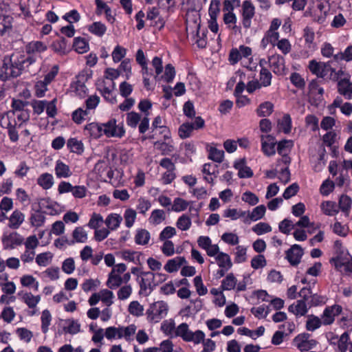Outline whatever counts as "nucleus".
Masks as SVG:
<instances>
[{
	"instance_id": "obj_52",
	"label": "nucleus",
	"mask_w": 352,
	"mask_h": 352,
	"mask_svg": "<svg viewBox=\"0 0 352 352\" xmlns=\"http://www.w3.org/2000/svg\"><path fill=\"white\" fill-rule=\"evenodd\" d=\"M338 134L334 130L327 131L322 138L324 146L331 148L337 142Z\"/></svg>"
},
{
	"instance_id": "obj_50",
	"label": "nucleus",
	"mask_w": 352,
	"mask_h": 352,
	"mask_svg": "<svg viewBox=\"0 0 352 352\" xmlns=\"http://www.w3.org/2000/svg\"><path fill=\"white\" fill-rule=\"evenodd\" d=\"M73 47L79 54H83L89 50V44L83 38L77 37L74 40Z\"/></svg>"
},
{
	"instance_id": "obj_8",
	"label": "nucleus",
	"mask_w": 352,
	"mask_h": 352,
	"mask_svg": "<svg viewBox=\"0 0 352 352\" xmlns=\"http://www.w3.org/2000/svg\"><path fill=\"white\" fill-rule=\"evenodd\" d=\"M91 72L86 70L80 72L71 85L72 91L79 98H85L88 94L85 82L91 78Z\"/></svg>"
},
{
	"instance_id": "obj_27",
	"label": "nucleus",
	"mask_w": 352,
	"mask_h": 352,
	"mask_svg": "<svg viewBox=\"0 0 352 352\" xmlns=\"http://www.w3.org/2000/svg\"><path fill=\"white\" fill-rule=\"evenodd\" d=\"M279 36L278 32H273L267 30L261 41V47L265 50L270 44L275 47L276 43L279 40Z\"/></svg>"
},
{
	"instance_id": "obj_55",
	"label": "nucleus",
	"mask_w": 352,
	"mask_h": 352,
	"mask_svg": "<svg viewBox=\"0 0 352 352\" xmlns=\"http://www.w3.org/2000/svg\"><path fill=\"white\" fill-rule=\"evenodd\" d=\"M12 26V18L10 16H0V35L9 32Z\"/></svg>"
},
{
	"instance_id": "obj_13",
	"label": "nucleus",
	"mask_w": 352,
	"mask_h": 352,
	"mask_svg": "<svg viewBox=\"0 0 352 352\" xmlns=\"http://www.w3.org/2000/svg\"><path fill=\"white\" fill-rule=\"evenodd\" d=\"M342 312V307L338 304L327 306L320 315L323 325L328 326L332 324L335 322L336 318L341 314Z\"/></svg>"
},
{
	"instance_id": "obj_3",
	"label": "nucleus",
	"mask_w": 352,
	"mask_h": 352,
	"mask_svg": "<svg viewBox=\"0 0 352 352\" xmlns=\"http://www.w3.org/2000/svg\"><path fill=\"white\" fill-rule=\"evenodd\" d=\"M330 11V3L329 0H311L308 13L316 21L320 23H323Z\"/></svg>"
},
{
	"instance_id": "obj_58",
	"label": "nucleus",
	"mask_w": 352,
	"mask_h": 352,
	"mask_svg": "<svg viewBox=\"0 0 352 352\" xmlns=\"http://www.w3.org/2000/svg\"><path fill=\"white\" fill-rule=\"evenodd\" d=\"M67 325L63 327L65 333L74 335L78 333L80 330V324L74 320H68L66 321Z\"/></svg>"
},
{
	"instance_id": "obj_21",
	"label": "nucleus",
	"mask_w": 352,
	"mask_h": 352,
	"mask_svg": "<svg viewBox=\"0 0 352 352\" xmlns=\"http://www.w3.org/2000/svg\"><path fill=\"white\" fill-rule=\"evenodd\" d=\"M84 132L91 139H98L103 135V125L94 122L89 123L85 126Z\"/></svg>"
},
{
	"instance_id": "obj_2",
	"label": "nucleus",
	"mask_w": 352,
	"mask_h": 352,
	"mask_svg": "<svg viewBox=\"0 0 352 352\" xmlns=\"http://www.w3.org/2000/svg\"><path fill=\"white\" fill-rule=\"evenodd\" d=\"M136 330L137 327L133 324L126 327H109L105 329L104 335L109 340L124 338L126 341L131 342L133 340Z\"/></svg>"
},
{
	"instance_id": "obj_24",
	"label": "nucleus",
	"mask_w": 352,
	"mask_h": 352,
	"mask_svg": "<svg viewBox=\"0 0 352 352\" xmlns=\"http://www.w3.org/2000/svg\"><path fill=\"white\" fill-rule=\"evenodd\" d=\"M186 263V260L184 256H176L168 260L164 266V269L168 273L176 272Z\"/></svg>"
},
{
	"instance_id": "obj_10",
	"label": "nucleus",
	"mask_w": 352,
	"mask_h": 352,
	"mask_svg": "<svg viewBox=\"0 0 352 352\" xmlns=\"http://www.w3.org/2000/svg\"><path fill=\"white\" fill-rule=\"evenodd\" d=\"M220 0H211L208 9L210 19L208 22V27L210 30L214 34L218 33L219 29L217 18L220 12Z\"/></svg>"
},
{
	"instance_id": "obj_62",
	"label": "nucleus",
	"mask_w": 352,
	"mask_h": 352,
	"mask_svg": "<svg viewBox=\"0 0 352 352\" xmlns=\"http://www.w3.org/2000/svg\"><path fill=\"white\" fill-rule=\"evenodd\" d=\"M137 213L135 210L132 208H128L124 211V223L126 228H131L136 219Z\"/></svg>"
},
{
	"instance_id": "obj_20",
	"label": "nucleus",
	"mask_w": 352,
	"mask_h": 352,
	"mask_svg": "<svg viewBox=\"0 0 352 352\" xmlns=\"http://www.w3.org/2000/svg\"><path fill=\"white\" fill-rule=\"evenodd\" d=\"M268 63L274 74L278 75L284 74L285 65V59L282 56L278 54H273L269 57Z\"/></svg>"
},
{
	"instance_id": "obj_7",
	"label": "nucleus",
	"mask_w": 352,
	"mask_h": 352,
	"mask_svg": "<svg viewBox=\"0 0 352 352\" xmlns=\"http://www.w3.org/2000/svg\"><path fill=\"white\" fill-rule=\"evenodd\" d=\"M330 263L341 272L352 274V256L347 252H340L330 259Z\"/></svg>"
},
{
	"instance_id": "obj_45",
	"label": "nucleus",
	"mask_w": 352,
	"mask_h": 352,
	"mask_svg": "<svg viewBox=\"0 0 352 352\" xmlns=\"http://www.w3.org/2000/svg\"><path fill=\"white\" fill-rule=\"evenodd\" d=\"M189 206V201H187L182 198L177 197L174 199L171 208H168V211L172 210L176 212H180L186 210Z\"/></svg>"
},
{
	"instance_id": "obj_33",
	"label": "nucleus",
	"mask_w": 352,
	"mask_h": 352,
	"mask_svg": "<svg viewBox=\"0 0 352 352\" xmlns=\"http://www.w3.org/2000/svg\"><path fill=\"white\" fill-rule=\"evenodd\" d=\"M88 234L87 232L85 230V229L78 226L76 227L72 232V241L74 242V245L75 243H85L87 241Z\"/></svg>"
},
{
	"instance_id": "obj_1",
	"label": "nucleus",
	"mask_w": 352,
	"mask_h": 352,
	"mask_svg": "<svg viewBox=\"0 0 352 352\" xmlns=\"http://www.w3.org/2000/svg\"><path fill=\"white\" fill-rule=\"evenodd\" d=\"M47 50V45L41 41H32L25 47L26 54L21 52L13 53L3 58L0 69V80L6 81L10 78L20 76L30 65L36 62L35 54H40Z\"/></svg>"
},
{
	"instance_id": "obj_48",
	"label": "nucleus",
	"mask_w": 352,
	"mask_h": 352,
	"mask_svg": "<svg viewBox=\"0 0 352 352\" xmlns=\"http://www.w3.org/2000/svg\"><path fill=\"white\" fill-rule=\"evenodd\" d=\"M88 30L91 34L97 36L102 37L106 33L107 26L100 21L94 22L89 26Z\"/></svg>"
},
{
	"instance_id": "obj_56",
	"label": "nucleus",
	"mask_w": 352,
	"mask_h": 352,
	"mask_svg": "<svg viewBox=\"0 0 352 352\" xmlns=\"http://www.w3.org/2000/svg\"><path fill=\"white\" fill-rule=\"evenodd\" d=\"M41 320L42 332L46 333L49 330L52 321V315L48 309H45L42 311Z\"/></svg>"
},
{
	"instance_id": "obj_22",
	"label": "nucleus",
	"mask_w": 352,
	"mask_h": 352,
	"mask_svg": "<svg viewBox=\"0 0 352 352\" xmlns=\"http://www.w3.org/2000/svg\"><path fill=\"white\" fill-rule=\"evenodd\" d=\"M288 311L296 317L300 318L307 314L309 307L304 300H298L289 306Z\"/></svg>"
},
{
	"instance_id": "obj_28",
	"label": "nucleus",
	"mask_w": 352,
	"mask_h": 352,
	"mask_svg": "<svg viewBox=\"0 0 352 352\" xmlns=\"http://www.w3.org/2000/svg\"><path fill=\"white\" fill-rule=\"evenodd\" d=\"M277 128L278 131L285 134L291 133L292 128V120L289 114L285 113L281 118L277 120Z\"/></svg>"
},
{
	"instance_id": "obj_40",
	"label": "nucleus",
	"mask_w": 352,
	"mask_h": 352,
	"mask_svg": "<svg viewBox=\"0 0 352 352\" xmlns=\"http://www.w3.org/2000/svg\"><path fill=\"white\" fill-rule=\"evenodd\" d=\"M122 221V217L120 214L112 213L107 216L104 223L109 230H115L120 226Z\"/></svg>"
},
{
	"instance_id": "obj_44",
	"label": "nucleus",
	"mask_w": 352,
	"mask_h": 352,
	"mask_svg": "<svg viewBox=\"0 0 352 352\" xmlns=\"http://www.w3.org/2000/svg\"><path fill=\"white\" fill-rule=\"evenodd\" d=\"M122 284V275L111 272L108 275L107 287L111 289H116Z\"/></svg>"
},
{
	"instance_id": "obj_60",
	"label": "nucleus",
	"mask_w": 352,
	"mask_h": 352,
	"mask_svg": "<svg viewBox=\"0 0 352 352\" xmlns=\"http://www.w3.org/2000/svg\"><path fill=\"white\" fill-rule=\"evenodd\" d=\"M126 54V49L117 45L111 53L112 60L116 63H119L125 57Z\"/></svg>"
},
{
	"instance_id": "obj_32",
	"label": "nucleus",
	"mask_w": 352,
	"mask_h": 352,
	"mask_svg": "<svg viewBox=\"0 0 352 352\" xmlns=\"http://www.w3.org/2000/svg\"><path fill=\"white\" fill-rule=\"evenodd\" d=\"M322 212L327 216H334L339 212V209L336 202L332 201H324L320 204Z\"/></svg>"
},
{
	"instance_id": "obj_61",
	"label": "nucleus",
	"mask_w": 352,
	"mask_h": 352,
	"mask_svg": "<svg viewBox=\"0 0 352 352\" xmlns=\"http://www.w3.org/2000/svg\"><path fill=\"white\" fill-rule=\"evenodd\" d=\"M246 214L247 212L243 211L241 210H237L236 208H228L224 211L223 216L225 217L230 218L232 220H236L241 217L245 218Z\"/></svg>"
},
{
	"instance_id": "obj_12",
	"label": "nucleus",
	"mask_w": 352,
	"mask_h": 352,
	"mask_svg": "<svg viewBox=\"0 0 352 352\" xmlns=\"http://www.w3.org/2000/svg\"><path fill=\"white\" fill-rule=\"evenodd\" d=\"M255 14V8L249 0L243 2L241 10V24L245 29H249L252 25V20Z\"/></svg>"
},
{
	"instance_id": "obj_57",
	"label": "nucleus",
	"mask_w": 352,
	"mask_h": 352,
	"mask_svg": "<svg viewBox=\"0 0 352 352\" xmlns=\"http://www.w3.org/2000/svg\"><path fill=\"white\" fill-rule=\"evenodd\" d=\"M333 60L336 62H338L340 60H345L346 62H350L352 60V45L348 46L343 52H338L333 55Z\"/></svg>"
},
{
	"instance_id": "obj_63",
	"label": "nucleus",
	"mask_w": 352,
	"mask_h": 352,
	"mask_svg": "<svg viewBox=\"0 0 352 352\" xmlns=\"http://www.w3.org/2000/svg\"><path fill=\"white\" fill-rule=\"evenodd\" d=\"M128 311L132 316L139 317L143 315L144 307L138 301L134 300L129 303Z\"/></svg>"
},
{
	"instance_id": "obj_36",
	"label": "nucleus",
	"mask_w": 352,
	"mask_h": 352,
	"mask_svg": "<svg viewBox=\"0 0 352 352\" xmlns=\"http://www.w3.org/2000/svg\"><path fill=\"white\" fill-rule=\"evenodd\" d=\"M265 327L263 326H260L256 329V330H250L246 327L239 328L238 329L239 333L241 335H244L251 338L253 340H256L258 338L262 336L265 333Z\"/></svg>"
},
{
	"instance_id": "obj_39",
	"label": "nucleus",
	"mask_w": 352,
	"mask_h": 352,
	"mask_svg": "<svg viewBox=\"0 0 352 352\" xmlns=\"http://www.w3.org/2000/svg\"><path fill=\"white\" fill-rule=\"evenodd\" d=\"M54 254L51 252H45L37 254L35 262L39 267H47L51 264Z\"/></svg>"
},
{
	"instance_id": "obj_38",
	"label": "nucleus",
	"mask_w": 352,
	"mask_h": 352,
	"mask_svg": "<svg viewBox=\"0 0 352 352\" xmlns=\"http://www.w3.org/2000/svg\"><path fill=\"white\" fill-rule=\"evenodd\" d=\"M151 239V234L146 229H138L135 234V243L140 245H146L148 243Z\"/></svg>"
},
{
	"instance_id": "obj_37",
	"label": "nucleus",
	"mask_w": 352,
	"mask_h": 352,
	"mask_svg": "<svg viewBox=\"0 0 352 352\" xmlns=\"http://www.w3.org/2000/svg\"><path fill=\"white\" fill-rule=\"evenodd\" d=\"M214 258L219 268L230 270L232 267L230 256L225 252H221Z\"/></svg>"
},
{
	"instance_id": "obj_42",
	"label": "nucleus",
	"mask_w": 352,
	"mask_h": 352,
	"mask_svg": "<svg viewBox=\"0 0 352 352\" xmlns=\"http://www.w3.org/2000/svg\"><path fill=\"white\" fill-rule=\"evenodd\" d=\"M234 262L239 264L247 261V248L244 245H237L234 250Z\"/></svg>"
},
{
	"instance_id": "obj_25",
	"label": "nucleus",
	"mask_w": 352,
	"mask_h": 352,
	"mask_svg": "<svg viewBox=\"0 0 352 352\" xmlns=\"http://www.w3.org/2000/svg\"><path fill=\"white\" fill-rule=\"evenodd\" d=\"M208 158L214 162L221 163L224 159V151L217 147V144L210 143L206 146Z\"/></svg>"
},
{
	"instance_id": "obj_11",
	"label": "nucleus",
	"mask_w": 352,
	"mask_h": 352,
	"mask_svg": "<svg viewBox=\"0 0 352 352\" xmlns=\"http://www.w3.org/2000/svg\"><path fill=\"white\" fill-rule=\"evenodd\" d=\"M103 134L107 138H122L125 134L123 124H117L116 119H111L103 123Z\"/></svg>"
},
{
	"instance_id": "obj_41",
	"label": "nucleus",
	"mask_w": 352,
	"mask_h": 352,
	"mask_svg": "<svg viewBox=\"0 0 352 352\" xmlns=\"http://www.w3.org/2000/svg\"><path fill=\"white\" fill-rule=\"evenodd\" d=\"M175 321L173 319L164 320L161 324V331L170 338H175L176 333Z\"/></svg>"
},
{
	"instance_id": "obj_6",
	"label": "nucleus",
	"mask_w": 352,
	"mask_h": 352,
	"mask_svg": "<svg viewBox=\"0 0 352 352\" xmlns=\"http://www.w3.org/2000/svg\"><path fill=\"white\" fill-rule=\"evenodd\" d=\"M168 306L164 301H157L149 307L146 310V316L148 322L152 323L159 322L165 318L168 314Z\"/></svg>"
},
{
	"instance_id": "obj_5",
	"label": "nucleus",
	"mask_w": 352,
	"mask_h": 352,
	"mask_svg": "<svg viewBox=\"0 0 352 352\" xmlns=\"http://www.w3.org/2000/svg\"><path fill=\"white\" fill-rule=\"evenodd\" d=\"M180 337L185 342H192L195 344H199L205 338V333L201 330L192 332L189 329L187 323L183 322L176 328L175 338Z\"/></svg>"
},
{
	"instance_id": "obj_23",
	"label": "nucleus",
	"mask_w": 352,
	"mask_h": 352,
	"mask_svg": "<svg viewBox=\"0 0 352 352\" xmlns=\"http://www.w3.org/2000/svg\"><path fill=\"white\" fill-rule=\"evenodd\" d=\"M303 251L299 245L295 244L287 252L286 257L292 265H298L302 256Z\"/></svg>"
},
{
	"instance_id": "obj_54",
	"label": "nucleus",
	"mask_w": 352,
	"mask_h": 352,
	"mask_svg": "<svg viewBox=\"0 0 352 352\" xmlns=\"http://www.w3.org/2000/svg\"><path fill=\"white\" fill-rule=\"evenodd\" d=\"M100 299L107 307H110L113 303V293L107 289L100 290L99 292Z\"/></svg>"
},
{
	"instance_id": "obj_31",
	"label": "nucleus",
	"mask_w": 352,
	"mask_h": 352,
	"mask_svg": "<svg viewBox=\"0 0 352 352\" xmlns=\"http://www.w3.org/2000/svg\"><path fill=\"white\" fill-rule=\"evenodd\" d=\"M266 212V208L264 205H259L255 207L250 213H248L244 219L245 223H248L250 221H256L263 217Z\"/></svg>"
},
{
	"instance_id": "obj_30",
	"label": "nucleus",
	"mask_w": 352,
	"mask_h": 352,
	"mask_svg": "<svg viewBox=\"0 0 352 352\" xmlns=\"http://www.w3.org/2000/svg\"><path fill=\"white\" fill-rule=\"evenodd\" d=\"M67 148L71 153H76L78 155L84 153L85 147L82 140L76 138H70L67 141Z\"/></svg>"
},
{
	"instance_id": "obj_16",
	"label": "nucleus",
	"mask_w": 352,
	"mask_h": 352,
	"mask_svg": "<svg viewBox=\"0 0 352 352\" xmlns=\"http://www.w3.org/2000/svg\"><path fill=\"white\" fill-rule=\"evenodd\" d=\"M142 275V277L138 281L140 287V293L148 295L153 289V287L155 286L154 282L155 274L151 272H146Z\"/></svg>"
},
{
	"instance_id": "obj_64",
	"label": "nucleus",
	"mask_w": 352,
	"mask_h": 352,
	"mask_svg": "<svg viewBox=\"0 0 352 352\" xmlns=\"http://www.w3.org/2000/svg\"><path fill=\"white\" fill-rule=\"evenodd\" d=\"M89 114L90 113L87 112L86 109L80 107L73 112L72 120L75 123L79 124H81Z\"/></svg>"
},
{
	"instance_id": "obj_17",
	"label": "nucleus",
	"mask_w": 352,
	"mask_h": 352,
	"mask_svg": "<svg viewBox=\"0 0 352 352\" xmlns=\"http://www.w3.org/2000/svg\"><path fill=\"white\" fill-rule=\"evenodd\" d=\"M4 249H14L23 243V237L16 232H4L2 236Z\"/></svg>"
},
{
	"instance_id": "obj_14",
	"label": "nucleus",
	"mask_w": 352,
	"mask_h": 352,
	"mask_svg": "<svg viewBox=\"0 0 352 352\" xmlns=\"http://www.w3.org/2000/svg\"><path fill=\"white\" fill-rule=\"evenodd\" d=\"M294 344L300 351H308L317 345V341L310 338V335L307 333L298 334L294 340Z\"/></svg>"
},
{
	"instance_id": "obj_19",
	"label": "nucleus",
	"mask_w": 352,
	"mask_h": 352,
	"mask_svg": "<svg viewBox=\"0 0 352 352\" xmlns=\"http://www.w3.org/2000/svg\"><path fill=\"white\" fill-rule=\"evenodd\" d=\"M21 300L31 309L28 312V316H33L37 314V305L41 301L40 295L35 296L31 292H26L23 294Z\"/></svg>"
},
{
	"instance_id": "obj_59",
	"label": "nucleus",
	"mask_w": 352,
	"mask_h": 352,
	"mask_svg": "<svg viewBox=\"0 0 352 352\" xmlns=\"http://www.w3.org/2000/svg\"><path fill=\"white\" fill-rule=\"evenodd\" d=\"M236 285V278L232 273L228 274L221 282V287L223 290H231Z\"/></svg>"
},
{
	"instance_id": "obj_26",
	"label": "nucleus",
	"mask_w": 352,
	"mask_h": 352,
	"mask_svg": "<svg viewBox=\"0 0 352 352\" xmlns=\"http://www.w3.org/2000/svg\"><path fill=\"white\" fill-rule=\"evenodd\" d=\"M338 91L347 100L352 99V82L344 78L338 80Z\"/></svg>"
},
{
	"instance_id": "obj_34",
	"label": "nucleus",
	"mask_w": 352,
	"mask_h": 352,
	"mask_svg": "<svg viewBox=\"0 0 352 352\" xmlns=\"http://www.w3.org/2000/svg\"><path fill=\"white\" fill-rule=\"evenodd\" d=\"M25 219L24 214L19 210H14L9 218L8 226L12 229H17Z\"/></svg>"
},
{
	"instance_id": "obj_49",
	"label": "nucleus",
	"mask_w": 352,
	"mask_h": 352,
	"mask_svg": "<svg viewBox=\"0 0 352 352\" xmlns=\"http://www.w3.org/2000/svg\"><path fill=\"white\" fill-rule=\"evenodd\" d=\"M191 219L188 214H186L180 216L176 221L177 228L182 231H186L189 230L191 227Z\"/></svg>"
},
{
	"instance_id": "obj_43",
	"label": "nucleus",
	"mask_w": 352,
	"mask_h": 352,
	"mask_svg": "<svg viewBox=\"0 0 352 352\" xmlns=\"http://www.w3.org/2000/svg\"><path fill=\"white\" fill-rule=\"evenodd\" d=\"M166 219V213L163 210L155 209L151 212L148 221L151 224L157 226Z\"/></svg>"
},
{
	"instance_id": "obj_4",
	"label": "nucleus",
	"mask_w": 352,
	"mask_h": 352,
	"mask_svg": "<svg viewBox=\"0 0 352 352\" xmlns=\"http://www.w3.org/2000/svg\"><path fill=\"white\" fill-rule=\"evenodd\" d=\"M294 143L292 140H284L278 142L277 146L278 153L282 155V160L277 165L276 168V173L282 176H289L288 164L290 162V158L287 156L288 153L292 148Z\"/></svg>"
},
{
	"instance_id": "obj_53",
	"label": "nucleus",
	"mask_w": 352,
	"mask_h": 352,
	"mask_svg": "<svg viewBox=\"0 0 352 352\" xmlns=\"http://www.w3.org/2000/svg\"><path fill=\"white\" fill-rule=\"evenodd\" d=\"M351 199L345 195L340 196L339 199V208L346 215H349L351 207Z\"/></svg>"
},
{
	"instance_id": "obj_35",
	"label": "nucleus",
	"mask_w": 352,
	"mask_h": 352,
	"mask_svg": "<svg viewBox=\"0 0 352 352\" xmlns=\"http://www.w3.org/2000/svg\"><path fill=\"white\" fill-rule=\"evenodd\" d=\"M234 167L238 170V176H253V171L247 166L244 159H239L234 162Z\"/></svg>"
},
{
	"instance_id": "obj_51",
	"label": "nucleus",
	"mask_w": 352,
	"mask_h": 352,
	"mask_svg": "<svg viewBox=\"0 0 352 352\" xmlns=\"http://www.w3.org/2000/svg\"><path fill=\"white\" fill-rule=\"evenodd\" d=\"M274 104L270 102L261 103L256 110L257 115L260 117L269 116L273 111Z\"/></svg>"
},
{
	"instance_id": "obj_9",
	"label": "nucleus",
	"mask_w": 352,
	"mask_h": 352,
	"mask_svg": "<svg viewBox=\"0 0 352 352\" xmlns=\"http://www.w3.org/2000/svg\"><path fill=\"white\" fill-rule=\"evenodd\" d=\"M148 114L146 113L143 118L141 115L135 111H131L126 114V124L131 128H136L138 125L139 132L144 133L149 127V118Z\"/></svg>"
},
{
	"instance_id": "obj_29",
	"label": "nucleus",
	"mask_w": 352,
	"mask_h": 352,
	"mask_svg": "<svg viewBox=\"0 0 352 352\" xmlns=\"http://www.w3.org/2000/svg\"><path fill=\"white\" fill-rule=\"evenodd\" d=\"M262 150L267 155H274L276 152L275 150V140L271 135H262L261 136Z\"/></svg>"
},
{
	"instance_id": "obj_46",
	"label": "nucleus",
	"mask_w": 352,
	"mask_h": 352,
	"mask_svg": "<svg viewBox=\"0 0 352 352\" xmlns=\"http://www.w3.org/2000/svg\"><path fill=\"white\" fill-rule=\"evenodd\" d=\"M323 322L320 317L316 316L314 315H310L308 316V319L306 322V329L309 331H314L319 329Z\"/></svg>"
},
{
	"instance_id": "obj_18",
	"label": "nucleus",
	"mask_w": 352,
	"mask_h": 352,
	"mask_svg": "<svg viewBox=\"0 0 352 352\" xmlns=\"http://www.w3.org/2000/svg\"><path fill=\"white\" fill-rule=\"evenodd\" d=\"M223 21L229 31L234 35L239 36L242 34L241 27L237 25V16L234 13L223 14Z\"/></svg>"
},
{
	"instance_id": "obj_47",
	"label": "nucleus",
	"mask_w": 352,
	"mask_h": 352,
	"mask_svg": "<svg viewBox=\"0 0 352 352\" xmlns=\"http://www.w3.org/2000/svg\"><path fill=\"white\" fill-rule=\"evenodd\" d=\"M121 257L124 261L138 264L140 263V252L131 250H123L120 252Z\"/></svg>"
},
{
	"instance_id": "obj_15",
	"label": "nucleus",
	"mask_w": 352,
	"mask_h": 352,
	"mask_svg": "<svg viewBox=\"0 0 352 352\" xmlns=\"http://www.w3.org/2000/svg\"><path fill=\"white\" fill-rule=\"evenodd\" d=\"M333 62H336L333 59L324 63V67H322L321 75L319 78L327 79L332 81H338L340 78L344 74V71L339 69L336 70L332 67Z\"/></svg>"
}]
</instances>
